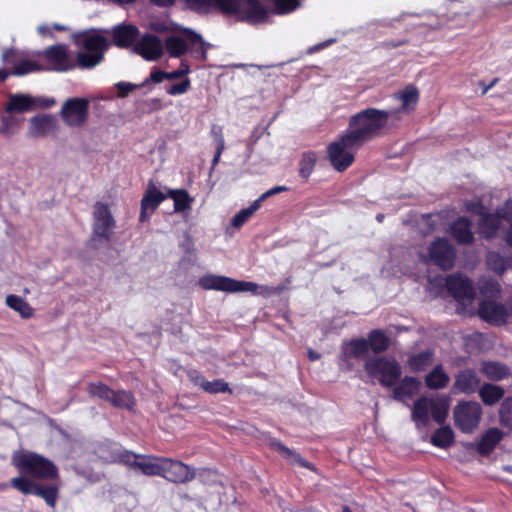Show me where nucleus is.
Listing matches in <instances>:
<instances>
[{
  "label": "nucleus",
  "mask_w": 512,
  "mask_h": 512,
  "mask_svg": "<svg viewBox=\"0 0 512 512\" xmlns=\"http://www.w3.org/2000/svg\"><path fill=\"white\" fill-rule=\"evenodd\" d=\"M389 122L391 119L386 110L369 107L350 117L346 131L363 145L381 135Z\"/></svg>",
  "instance_id": "nucleus-3"
},
{
  "label": "nucleus",
  "mask_w": 512,
  "mask_h": 512,
  "mask_svg": "<svg viewBox=\"0 0 512 512\" xmlns=\"http://www.w3.org/2000/svg\"><path fill=\"white\" fill-rule=\"evenodd\" d=\"M190 85H191L190 80L186 78L181 83L173 84V85H170L169 87H167L166 92L169 95H173V96L182 95L189 90Z\"/></svg>",
  "instance_id": "nucleus-51"
},
{
  "label": "nucleus",
  "mask_w": 512,
  "mask_h": 512,
  "mask_svg": "<svg viewBox=\"0 0 512 512\" xmlns=\"http://www.w3.org/2000/svg\"><path fill=\"white\" fill-rule=\"evenodd\" d=\"M189 73V66L185 67V70H176L172 72H166V79L172 80L179 78L185 74Z\"/></svg>",
  "instance_id": "nucleus-55"
},
{
  "label": "nucleus",
  "mask_w": 512,
  "mask_h": 512,
  "mask_svg": "<svg viewBox=\"0 0 512 512\" xmlns=\"http://www.w3.org/2000/svg\"><path fill=\"white\" fill-rule=\"evenodd\" d=\"M87 391L90 396L107 401L115 407L131 409L134 405V397L130 392H116L102 382L89 383Z\"/></svg>",
  "instance_id": "nucleus-14"
},
{
  "label": "nucleus",
  "mask_w": 512,
  "mask_h": 512,
  "mask_svg": "<svg viewBox=\"0 0 512 512\" xmlns=\"http://www.w3.org/2000/svg\"><path fill=\"white\" fill-rule=\"evenodd\" d=\"M198 285L203 290H215L226 293L250 292L253 295L262 297H269L281 291L279 287L259 285L254 282L236 280L216 274L203 275L198 279Z\"/></svg>",
  "instance_id": "nucleus-4"
},
{
  "label": "nucleus",
  "mask_w": 512,
  "mask_h": 512,
  "mask_svg": "<svg viewBox=\"0 0 512 512\" xmlns=\"http://www.w3.org/2000/svg\"><path fill=\"white\" fill-rule=\"evenodd\" d=\"M257 203H252L249 207L240 210L231 220V226L240 229L257 211Z\"/></svg>",
  "instance_id": "nucleus-44"
},
{
  "label": "nucleus",
  "mask_w": 512,
  "mask_h": 512,
  "mask_svg": "<svg viewBox=\"0 0 512 512\" xmlns=\"http://www.w3.org/2000/svg\"><path fill=\"white\" fill-rule=\"evenodd\" d=\"M512 264V259L504 258L497 252H490L487 255L488 267L498 274H503Z\"/></svg>",
  "instance_id": "nucleus-42"
},
{
  "label": "nucleus",
  "mask_w": 512,
  "mask_h": 512,
  "mask_svg": "<svg viewBox=\"0 0 512 512\" xmlns=\"http://www.w3.org/2000/svg\"><path fill=\"white\" fill-rule=\"evenodd\" d=\"M479 289L485 297L479 304V317L493 325L508 323L511 320L510 306L507 308L495 300L500 295L499 283L493 280L481 281Z\"/></svg>",
  "instance_id": "nucleus-5"
},
{
  "label": "nucleus",
  "mask_w": 512,
  "mask_h": 512,
  "mask_svg": "<svg viewBox=\"0 0 512 512\" xmlns=\"http://www.w3.org/2000/svg\"><path fill=\"white\" fill-rule=\"evenodd\" d=\"M433 362V355L430 351H424L419 354H415L409 358L408 364L410 368L415 371H422L431 365Z\"/></svg>",
  "instance_id": "nucleus-43"
},
{
  "label": "nucleus",
  "mask_w": 512,
  "mask_h": 512,
  "mask_svg": "<svg viewBox=\"0 0 512 512\" xmlns=\"http://www.w3.org/2000/svg\"><path fill=\"white\" fill-rule=\"evenodd\" d=\"M6 305L12 310L19 313L22 318H30L33 315V308L30 304L20 296L8 295L6 297Z\"/></svg>",
  "instance_id": "nucleus-36"
},
{
  "label": "nucleus",
  "mask_w": 512,
  "mask_h": 512,
  "mask_svg": "<svg viewBox=\"0 0 512 512\" xmlns=\"http://www.w3.org/2000/svg\"><path fill=\"white\" fill-rule=\"evenodd\" d=\"M366 373L379 381L385 387L394 386L400 376L401 367L399 363L389 356H374L365 361Z\"/></svg>",
  "instance_id": "nucleus-10"
},
{
  "label": "nucleus",
  "mask_w": 512,
  "mask_h": 512,
  "mask_svg": "<svg viewBox=\"0 0 512 512\" xmlns=\"http://www.w3.org/2000/svg\"><path fill=\"white\" fill-rule=\"evenodd\" d=\"M315 165V156L314 154H305L303 155L300 162V175L304 178H307L311 172L313 171Z\"/></svg>",
  "instance_id": "nucleus-48"
},
{
  "label": "nucleus",
  "mask_w": 512,
  "mask_h": 512,
  "mask_svg": "<svg viewBox=\"0 0 512 512\" xmlns=\"http://www.w3.org/2000/svg\"><path fill=\"white\" fill-rule=\"evenodd\" d=\"M469 211H472V212H475V213H481L482 210H483V207L482 206H479V205H474L472 207H468L467 208Z\"/></svg>",
  "instance_id": "nucleus-64"
},
{
  "label": "nucleus",
  "mask_w": 512,
  "mask_h": 512,
  "mask_svg": "<svg viewBox=\"0 0 512 512\" xmlns=\"http://www.w3.org/2000/svg\"><path fill=\"white\" fill-rule=\"evenodd\" d=\"M14 54V51L13 50H7V51H4L3 54H2V59L4 62H8L9 61V58Z\"/></svg>",
  "instance_id": "nucleus-62"
},
{
  "label": "nucleus",
  "mask_w": 512,
  "mask_h": 512,
  "mask_svg": "<svg viewBox=\"0 0 512 512\" xmlns=\"http://www.w3.org/2000/svg\"><path fill=\"white\" fill-rule=\"evenodd\" d=\"M137 86L128 82H118L116 84V88L118 90L119 97H126L132 90H134Z\"/></svg>",
  "instance_id": "nucleus-53"
},
{
  "label": "nucleus",
  "mask_w": 512,
  "mask_h": 512,
  "mask_svg": "<svg viewBox=\"0 0 512 512\" xmlns=\"http://www.w3.org/2000/svg\"><path fill=\"white\" fill-rule=\"evenodd\" d=\"M12 464L22 473L38 479H55L57 467L47 458L29 451H18L12 455Z\"/></svg>",
  "instance_id": "nucleus-7"
},
{
  "label": "nucleus",
  "mask_w": 512,
  "mask_h": 512,
  "mask_svg": "<svg viewBox=\"0 0 512 512\" xmlns=\"http://www.w3.org/2000/svg\"><path fill=\"white\" fill-rule=\"evenodd\" d=\"M273 447L281 453L289 462L292 464H296L298 466L314 470L313 465L306 461L304 458H302L298 453L291 451L289 448L285 447L280 442H273Z\"/></svg>",
  "instance_id": "nucleus-39"
},
{
  "label": "nucleus",
  "mask_w": 512,
  "mask_h": 512,
  "mask_svg": "<svg viewBox=\"0 0 512 512\" xmlns=\"http://www.w3.org/2000/svg\"><path fill=\"white\" fill-rule=\"evenodd\" d=\"M446 285L449 293L462 306V312H470L468 308L475 297L471 281L460 274H453L446 278Z\"/></svg>",
  "instance_id": "nucleus-16"
},
{
  "label": "nucleus",
  "mask_w": 512,
  "mask_h": 512,
  "mask_svg": "<svg viewBox=\"0 0 512 512\" xmlns=\"http://www.w3.org/2000/svg\"><path fill=\"white\" fill-rule=\"evenodd\" d=\"M394 101L400 103L398 107L386 109L391 123L398 122L404 115L411 114L419 101V91L414 85H407L402 90L395 92L392 95Z\"/></svg>",
  "instance_id": "nucleus-12"
},
{
  "label": "nucleus",
  "mask_w": 512,
  "mask_h": 512,
  "mask_svg": "<svg viewBox=\"0 0 512 512\" xmlns=\"http://www.w3.org/2000/svg\"><path fill=\"white\" fill-rule=\"evenodd\" d=\"M166 79V72L155 70L150 74L149 80L154 83H160Z\"/></svg>",
  "instance_id": "nucleus-54"
},
{
  "label": "nucleus",
  "mask_w": 512,
  "mask_h": 512,
  "mask_svg": "<svg viewBox=\"0 0 512 512\" xmlns=\"http://www.w3.org/2000/svg\"><path fill=\"white\" fill-rule=\"evenodd\" d=\"M188 377L195 385L210 394L230 392L228 383L223 380L207 381L202 375L196 371H189Z\"/></svg>",
  "instance_id": "nucleus-25"
},
{
  "label": "nucleus",
  "mask_w": 512,
  "mask_h": 512,
  "mask_svg": "<svg viewBox=\"0 0 512 512\" xmlns=\"http://www.w3.org/2000/svg\"><path fill=\"white\" fill-rule=\"evenodd\" d=\"M92 239L109 241L114 233L116 221L108 204L96 202L92 214Z\"/></svg>",
  "instance_id": "nucleus-11"
},
{
  "label": "nucleus",
  "mask_w": 512,
  "mask_h": 512,
  "mask_svg": "<svg viewBox=\"0 0 512 512\" xmlns=\"http://www.w3.org/2000/svg\"><path fill=\"white\" fill-rule=\"evenodd\" d=\"M369 351L368 341L364 338H357L343 341L341 345L340 359L348 369L352 368L351 360L363 359Z\"/></svg>",
  "instance_id": "nucleus-21"
},
{
  "label": "nucleus",
  "mask_w": 512,
  "mask_h": 512,
  "mask_svg": "<svg viewBox=\"0 0 512 512\" xmlns=\"http://www.w3.org/2000/svg\"><path fill=\"white\" fill-rule=\"evenodd\" d=\"M482 409L477 402H460L454 408L455 425L464 433L473 432L481 420Z\"/></svg>",
  "instance_id": "nucleus-15"
},
{
  "label": "nucleus",
  "mask_w": 512,
  "mask_h": 512,
  "mask_svg": "<svg viewBox=\"0 0 512 512\" xmlns=\"http://www.w3.org/2000/svg\"><path fill=\"white\" fill-rule=\"evenodd\" d=\"M161 477L174 483L189 482L195 477L194 469L180 461L165 458Z\"/></svg>",
  "instance_id": "nucleus-20"
},
{
  "label": "nucleus",
  "mask_w": 512,
  "mask_h": 512,
  "mask_svg": "<svg viewBox=\"0 0 512 512\" xmlns=\"http://www.w3.org/2000/svg\"><path fill=\"white\" fill-rule=\"evenodd\" d=\"M449 411V399L445 396H422L418 398L411 409V419L417 429L425 428L430 419L442 424Z\"/></svg>",
  "instance_id": "nucleus-6"
},
{
  "label": "nucleus",
  "mask_w": 512,
  "mask_h": 512,
  "mask_svg": "<svg viewBox=\"0 0 512 512\" xmlns=\"http://www.w3.org/2000/svg\"><path fill=\"white\" fill-rule=\"evenodd\" d=\"M450 377L444 371L441 365H437L430 373L425 377V384L430 389H442L449 383Z\"/></svg>",
  "instance_id": "nucleus-31"
},
{
  "label": "nucleus",
  "mask_w": 512,
  "mask_h": 512,
  "mask_svg": "<svg viewBox=\"0 0 512 512\" xmlns=\"http://www.w3.org/2000/svg\"><path fill=\"white\" fill-rule=\"evenodd\" d=\"M505 225L508 228L504 240L512 248V200H507L495 213L483 215L479 223V233L485 238H491Z\"/></svg>",
  "instance_id": "nucleus-9"
},
{
  "label": "nucleus",
  "mask_w": 512,
  "mask_h": 512,
  "mask_svg": "<svg viewBox=\"0 0 512 512\" xmlns=\"http://www.w3.org/2000/svg\"><path fill=\"white\" fill-rule=\"evenodd\" d=\"M278 13L285 14L299 6V0H273Z\"/></svg>",
  "instance_id": "nucleus-50"
},
{
  "label": "nucleus",
  "mask_w": 512,
  "mask_h": 512,
  "mask_svg": "<svg viewBox=\"0 0 512 512\" xmlns=\"http://www.w3.org/2000/svg\"><path fill=\"white\" fill-rule=\"evenodd\" d=\"M361 146L351 134L343 132L327 148L331 165L339 172L346 170L353 163L355 153Z\"/></svg>",
  "instance_id": "nucleus-8"
},
{
  "label": "nucleus",
  "mask_w": 512,
  "mask_h": 512,
  "mask_svg": "<svg viewBox=\"0 0 512 512\" xmlns=\"http://www.w3.org/2000/svg\"><path fill=\"white\" fill-rule=\"evenodd\" d=\"M11 485L17 489L18 491L22 492L23 494H34L36 493V489L38 487L37 484H35L30 479L19 476L15 477L11 480Z\"/></svg>",
  "instance_id": "nucleus-45"
},
{
  "label": "nucleus",
  "mask_w": 512,
  "mask_h": 512,
  "mask_svg": "<svg viewBox=\"0 0 512 512\" xmlns=\"http://www.w3.org/2000/svg\"><path fill=\"white\" fill-rule=\"evenodd\" d=\"M275 195L272 188L263 193L258 199H256L253 203H257V209L261 207L262 202L270 196Z\"/></svg>",
  "instance_id": "nucleus-57"
},
{
  "label": "nucleus",
  "mask_w": 512,
  "mask_h": 512,
  "mask_svg": "<svg viewBox=\"0 0 512 512\" xmlns=\"http://www.w3.org/2000/svg\"><path fill=\"white\" fill-rule=\"evenodd\" d=\"M38 33L42 36L50 34V27L48 25H40L37 28Z\"/></svg>",
  "instance_id": "nucleus-60"
},
{
  "label": "nucleus",
  "mask_w": 512,
  "mask_h": 512,
  "mask_svg": "<svg viewBox=\"0 0 512 512\" xmlns=\"http://www.w3.org/2000/svg\"><path fill=\"white\" fill-rule=\"evenodd\" d=\"M59 130L57 118L52 114H38L29 119L27 135L30 138H45Z\"/></svg>",
  "instance_id": "nucleus-19"
},
{
  "label": "nucleus",
  "mask_w": 512,
  "mask_h": 512,
  "mask_svg": "<svg viewBox=\"0 0 512 512\" xmlns=\"http://www.w3.org/2000/svg\"><path fill=\"white\" fill-rule=\"evenodd\" d=\"M222 152H223V150H219V147H216V153H215V155L213 157V160H212L213 166L218 164Z\"/></svg>",
  "instance_id": "nucleus-61"
},
{
  "label": "nucleus",
  "mask_w": 512,
  "mask_h": 512,
  "mask_svg": "<svg viewBox=\"0 0 512 512\" xmlns=\"http://www.w3.org/2000/svg\"><path fill=\"white\" fill-rule=\"evenodd\" d=\"M167 198L174 201V211L178 213L190 210L193 203V198L186 190H169Z\"/></svg>",
  "instance_id": "nucleus-34"
},
{
  "label": "nucleus",
  "mask_w": 512,
  "mask_h": 512,
  "mask_svg": "<svg viewBox=\"0 0 512 512\" xmlns=\"http://www.w3.org/2000/svg\"><path fill=\"white\" fill-rule=\"evenodd\" d=\"M167 198V194H163L155 186H151L145 192L141 200L140 221H147L153 214L155 209Z\"/></svg>",
  "instance_id": "nucleus-23"
},
{
  "label": "nucleus",
  "mask_w": 512,
  "mask_h": 512,
  "mask_svg": "<svg viewBox=\"0 0 512 512\" xmlns=\"http://www.w3.org/2000/svg\"><path fill=\"white\" fill-rule=\"evenodd\" d=\"M164 460V457L140 455L136 471H140L147 476H161Z\"/></svg>",
  "instance_id": "nucleus-27"
},
{
  "label": "nucleus",
  "mask_w": 512,
  "mask_h": 512,
  "mask_svg": "<svg viewBox=\"0 0 512 512\" xmlns=\"http://www.w3.org/2000/svg\"><path fill=\"white\" fill-rule=\"evenodd\" d=\"M186 5L197 12L219 9L238 20L258 23L267 17L266 8L255 0H186Z\"/></svg>",
  "instance_id": "nucleus-2"
},
{
  "label": "nucleus",
  "mask_w": 512,
  "mask_h": 512,
  "mask_svg": "<svg viewBox=\"0 0 512 512\" xmlns=\"http://www.w3.org/2000/svg\"><path fill=\"white\" fill-rule=\"evenodd\" d=\"M23 120L24 119L22 117L15 116L12 113L3 115L1 117L0 134L5 137L15 135L19 131Z\"/></svg>",
  "instance_id": "nucleus-35"
},
{
  "label": "nucleus",
  "mask_w": 512,
  "mask_h": 512,
  "mask_svg": "<svg viewBox=\"0 0 512 512\" xmlns=\"http://www.w3.org/2000/svg\"><path fill=\"white\" fill-rule=\"evenodd\" d=\"M176 0H151L154 4L161 7H168L175 3Z\"/></svg>",
  "instance_id": "nucleus-59"
},
{
  "label": "nucleus",
  "mask_w": 512,
  "mask_h": 512,
  "mask_svg": "<svg viewBox=\"0 0 512 512\" xmlns=\"http://www.w3.org/2000/svg\"><path fill=\"white\" fill-rule=\"evenodd\" d=\"M480 384V379L473 370L460 371L455 378L453 389L460 393L470 394L475 392Z\"/></svg>",
  "instance_id": "nucleus-24"
},
{
  "label": "nucleus",
  "mask_w": 512,
  "mask_h": 512,
  "mask_svg": "<svg viewBox=\"0 0 512 512\" xmlns=\"http://www.w3.org/2000/svg\"><path fill=\"white\" fill-rule=\"evenodd\" d=\"M425 262H432L443 270L451 269L454 266L456 253L454 248L446 239L438 238L428 249V256L422 255Z\"/></svg>",
  "instance_id": "nucleus-17"
},
{
  "label": "nucleus",
  "mask_w": 512,
  "mask_h": 512,
  "mask_svg": "<svg viewBox=\"0 0 512 512\" xmlns=\"http://www.w3.org/2000/svg\"><path fill=\"white\" fill-rule=\"evenodd\" d=\"M35 495L42 497L49 506L54 507L58 496V487L38 485Z\"/></svg>",
  "instance_id": "nucleus-47"
},
{
  "label": "nucleus",
  "mask_w": 512,
  "mask_h": 512,
  "mask_svg": "<svg viewBox=\"0 0 512 512\" xmlns=\"http://www.w3.org/2000/svg\"><path fill=\"white\" fill-rule=\"evenodd\" d=\"M369 349L375 353L385 351L389 346V338L381 330H373L368 335Z\"/></svg>",
  "instance_id": "nucleus-40"
},
{
  "label": "nucleus",
  "mask_w": 512,
  "mask_h": 512,
  "mask_svg": "<svg viewBox=\"0 0 512 512\" xmlns=\"http://www.w3.org/2000/svg\"><path fill=\"white\" fill-rule=\"evenodd\" d=\"M56 104L53 98L32 97L28 94H11L5 106L6 113H24L36 108H50Z\"/></svg>",
  "instance_id": "nucleus-18"
},
{
  "label": "nucleus",
  "mask_w": 512,
  "mask_h": 512,
  "mask_svg": "<svg viewBox=\"0 0 512 512\" xmlns=\"http://www.w3.org/2000/svg\"><path fill=\"white\" fill-rule=\"evenodd\" d=\"M185 38L189 42L188 50L197 59H206V47L202 37L192 30H185Z\"/></svg>",
  "instance_id": "nucleus-33"
},
{
  "label": "nucleus",
  "mask_w": 512,
  "mask_h": 512,
  "mask_svg": "<svg viewBox=\"0 0 512 512\" xmlns=\"http://www.w3.org/2000/svg\"><path fill=\"white\" fill-rule=\"evenodd\" d=\"M454 440V433L449 426L441 427L431 437V443L439 448L449 447Z\"/></svg>",
  "instance_id": "nucleus-41"
},
{
  "label": "nucleus",
  "mask_w": 512,
  "mask_h": 512,
  "mask_svg": "<svg viewBox=\"0 0 512 512\" xmlns=\"http://www.w3.org/2000/svg\"><path fill=\"white\" fill-rule=\"evenodd\" d=\"M450 232L458 243L468 244L473 240L471 224L464 217L459 218L451 225Z\"/></svg>",
  "instance_id": "nucleus-29"
},
{
  "label": "nucleus",
  "mask_w": 512,
  "mask_h": 512,
  "mask_svg": "<svg viewBox=\"0 0 512 512\" xmlns=\"http://www.w3.org/2000/svg\"><path fill=\"white\" fill-rule=\"evenodd\" d=\"M141 454H135L130 451H124L119 455V461L124 465L136 470Z\"/></svg>",
  "instance_id": "nucleus-49"
},
{
  "label": "nucleus",
  "mask_w": 512,
  "mask_h": 512,
  "mask_svg": "<svg viewBox=\"0 0 512 512\" xmlns=\"http://www.w3.org/2000/svg\"><path fill=\"white\" fill-rule=\"evenodd\" d=\"M479 395L486 405H493L504 395V390L497 385L485 384L479 390Z\"/></svg>",
  "instance_id": "nucleus-38"
},
{
  "label": "nucleus",
  "mask_w": 512,
  "mask_h": 512,
  "mask_svg": "<svg viewBox=\"0 0 512 512\" xmlns=\"http://www.w3.org/2000/svg\"><path fill=\"white\" fill-rule=\"evenodd\" d=\"M481 372L491 380H502L509 375V369L498 362H484Z\"/></svg>",
  "instance_id": "nucleus-37"
},
{
  "label": "nucleus",
  "mask_w": 512,
  "mask_h": 512,
  "mask_svg": "<svg viewBox=\"0 0 512 512\" xmlns=\"http://www.w3.org/2000/svg\"><path fill=\"white\" fill-rule=\"evenodd\" d=\"M89 101L82 97L67 99L60 110V116L66 126L71 128L82 127L88 118Z\"/></svg>",
  "instance_id": "nucleus-13"
},
{
  "label": "nucleus",
  "mask_w": 512,
  "mask_h": 512,
  "mask_svg": "<svg viewBox=\"0 0 512 512\" xmlns=\"http://www.w3.org/2000/svg\"><path fill=\"white\" fill-rule=\"evenodd\" d=\"M40 70H43L41 64L32 60H22L14 66L12 73L16 76H23Z\"/></svg>",
  "instance_id": "nucleus-46"
},
{
  "label": "nucleus",
  "mask_w": 512,
  "mask_h": 512,
  "mask_svg": "<svg viewBox=\"0 0 512 512\" xmlns=\"http://www.w3.org/2000/svg\"><path fill=\"white\" fill-rule=\"evenodd\" d=\"M334 41H335L334 39H329V40H327V41H325V42H323V43H319V44H317V45H314V46H312L311 48H309L308 52H309V53H314V52H316V51H319V50H321V49H323V48H325V47L329 46V45H330V44H332Z\"/></svg>",
  "instance_id": "nucleus-56"
},
{
  "label": "nucleus",
  "mask_w": 512,
  "mask_h": 512,
  "mask_svg": "<svg viewBox=\"0 0 512 512\" xmlns=\"http://www.w3.org/2000/svg\"><path fill=\"white\" fill-rule=\"evenodd\" d=\"M135 51L148 61L160 58L164 51L161 40L154 35H145L136 44Z\"/></svg>",
  "instance_id": "nucleus-22"
},
{
  "label": "nucleus",
  "mask_w": 512,
  "mask_h": 512,
  "mask_svg": "<svg viewBox=\"0 0 512 512\" xmlns=\"http://www.w3.org/2000/svg\"><path fill=\"white\" fill-rule=\"evenodd\" d=\"M275 195L272 188L263 193L258 199H256L253 203H257V209L261 207L262 202L270 196Z\"/></svg>",
  "instance_id": "nucleus-58"
},
{
  "label": "nucleus",
  "mask_w": 512,
  "mask_h": 512,
  "mask_svg": "<svg viewBox=\"0 0 512 512\" xmlns=\"http://www.w3.org/2000/svg\"><path fill=\"white\" fill-rule=\"evenodd\" d=\"M212 135L216 142V147H219V150L225 149V141L222 133V128L219 126L212 127Z\"/></svg>",
  "instance_id": "nucleus-52"
},
{
  "label": "nucleus",
  "mask_w": 512,
  "mask_h": 512,
  "mask_svg": "<svg viewBox=\"0 0 512 512\" xmlns=\"http://www.w3.org/2000/svg\"><path fill=\"white\" fill-rule=\"evenodd\" d=\"M138 35V29L133 25H118L112 29L114 43L119 47H128Z\"/></svg>",
  "instance_id": "nucleus-28"
},
{
  "label": "nucleus",
  "mask_w": 512,
  "mask_h": 512,
  "mask_svg": "<svg viewBox=\"0 0 512 512\" xmlns=\"http://www.w3.org/2000/svg\"><path fill=\"white\" fill-rule=\"evenodd\" d=\"M76 44L83 49L77 53L76 61L65 45L47 48L42 54L45 65L43 70L64 72L75 67L91 69L98 65L108 48L107 39L96 31L84 32L75 37Z\"/></svg>",
  "instance_id": "nucleus-1"
},
{
  "label": "nucleus",
  "mask_w": 512,
  "mask_h": 512,
  "mask_svg": "<svg viewBox=\"0 0 512 512\" xmlns=\"http://www.w3.org/2000/svg\"><path fill=\"white\" fill-rule=\"evenodd\" d=\"M503 433L497 428H491L482 436L478 451L481 454H489L502 439Z\"/></svg>",
  "instance_id": "nucleus-32"
},
{
  "label": "nucleus",
  "mask_w": 512,
  "mask_h": 512,
  "mask_svg": "<svg viewBox=\"0 0 512 512\" xmlns=\"http://www.w3.org/2000/svg\"><path fill=\"white\" fill-rule=\"evenodd\" d=\"M308 356H309L310 360H312V361L318 360L320 358V355L313 350H310L308 352Z\"/></svg>",
  "instance_id": "nucleus-63"
},
{
  "label": "nucleus",
  "mask_w": 512,
  "mask_h": 512,
  "mask_svg": "<svg viewBox=\"0 0 512 512\" xmlns=\"http://www.w3.org/2000/svg\"><path fill=\"white\" fill-rule=\"evenodd\" d=\"M185 30H176V33L168 36L163 45L171 57L179 58L188 51L189 42L185 38Z\"/></svg>",
  "instance_id": "nucleus-26"
},
{
  "label": "nucleus",
  "mask_w": 512,
  "mask_h": 512,
  "mask_svg": "<svg viewBox=\"0 0 512 512\" xmlns=\"http://www.w3.org/2000/svg\"><path fill=\"white\" fill-rule=\"evenodd\" d=\"M420 382L414 377H405L393 390L394 398L404 401L418 392Z\"/></svg>",
  "instance_id": "nucleus-30"
}]
</instances>
